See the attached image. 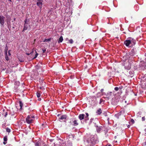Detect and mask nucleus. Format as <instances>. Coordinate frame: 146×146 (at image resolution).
<instances>
[{
	"mask_svg": "<svg viewBox=\"0 0 146 146\" xmlns=\"http://www.w3.org/2000/svg\"><path fill=\"white\" fill-rule=\"evenodd\" d=\"M103 90H104V89H102L101 90V92H102L103 91Z\"/></svg>",
	"mask_w": 146,
	"mask_h": 146,
	"instance_id": "e433bc0d",
	"label": "nucleus"
},
{
	"mask_svg": "<svg viewBox=\"0 0 146 146\" xmlns=\"http://www.w3.org/2000/svg\"><path fill=\"white\" fill-rule=\"evenodd\" d=\"M131 121L133 123L134 122V120L133 119H131Z\"/></svg>",
	"mask_w": 146,
	"mask_h": 146,
	"instance_id": "f704fd0d",
	"label": "nucleus"
},
{
	"mask_svg": "<svg viewBox=\"0 0 146 146\" xmlns=\"http://www.w3.org/2000/svg\"><path fill=\"white\" fill-rule=\"evenodd\" d=\"M4 141H7V137L6 136H5L3 138Z\"/></svg>",
	"mask_w": 146,
	"mask_h": 146,
	"instance_id": "393cba45",
	"label": "nucleus"
},
{
	"mask_svg": "<svg viewBox=\"0 0 146 146\" xmlns=\"http://www.w3.org/2000/svg\"><path fill=\"white\" fill-rule=\"evenodd\" d=\"M63 38L62 36H61L60 37L59 40H58V43H60L62 42L63 40Z\"/></svg>",
	"mask_w": 146,
	"mask_h": 146,
	"instance_id": "1a4fd4ad",
	"label": "nucleus"
},
{
	"mask_svg": "<svg viewBox=\"0 0 146 146\" xmlns=\"http://www.w3.org/2000/svg\"><path fill=\"white\" fill-rule=\"evenodd\" d=\"M142 120L143 121H145V117H142Z\"/></svg>",
	"mask_w": 146,
	"mask_h": 146,
	"instance_id": "c756f323",
	"label": "nucleus"
},
{
	"mask_svg": "<svg viewBox=\"0 0 146 146\" xmlns=\"http://www.w3.org/2000/svg\"><path fill=\"white\" fill-rule=\"evenodd\" d=\"M104 100L103 99H101L100 100V102H99V104H101L102 102H104Z\"/></svg>",
	"mask_w": 146,
	"mask_h": 146,
	"instance_id": "bb28decb",
	"label": "nucleus"
},
{
	"mask_svg": "<svg viewBox=\"0 0 146 146\" xmlns=\"http://www.w3.org/2000/svg\"><path fill=\"white\" fill-rule=\"evenodd\" d=\"M35 52H36V54L35 56L34 57V58H36L37 57V56L38 55V54L37 53H36V51Z\"/></svg>",
	"mask_w": 146,
	"mask_h": 146,
	"instance_id": "a878e982",
	"label": "nucleus"
},
{
	"mask_svg": "<svg viewBox=\"0 0 146 146\" xmlns=\"http://www.w3.org/2000/svg\"><path fill=\"white\" fill-rule=\"evenodd\" d=\"M36 95L37 97L39 98L40 96V94L39 92H38L36 93Z\"/></svg>",
	"mask_w": 146,
	"mask_h": 146,
	"instance_id": "412c9836",
	"label": "nucleus"
},
{
	"mask_svg": "<svg viewBox=\"0 0 146 146\" xmlns=\"http://www.w3.org/2000/svg\"><path fill=\"white\" fill-rule=\"evenodd\" d=\"M69 42L71 44H72L73 42V40L72 39H71L70 40H69Z\"/></svg>",
	"mask_w": 146,
	"mask_h": 146,
	"instance_id": "5701e85b",
	"label": "nucleus"
},
{
	"mask_svg": "<svg viewBox=\"0 0 146 146\" xmlns=\"http://www.w3.org/2000/svg\"><path fill=\"white\" fill-rule=\"evenodd\" d=\"M35 119V117L34 115H28L26 119V121L27 123L30 124L33 122Z\"/></svg>",
	"mask_w": 146,
	"mask_h": 146,
	"instance_id": "7ed1b4c3",
	"label": "nucleus"
},
{
	"mask_svg": "<svg viewBox=\"0 0 146 146\" xmlns=\"http://www.w3.org/2000/svg\"><path fill=\"white\" fill-rule=\"evenodd\" d=\"M145 134H146V131H145Z\"/></svg>",
	"mask_w": 146,
	"mask_h": 146,
	"instance_id": "de8ad7c7",
	"label": "nucleus"
},
{
	"mask_svg": "<svg viewBox=\"0 0 146 146\" xmlns=\"http://www.w3.org/2000/svg\"><path fill=\"white\" fill-rule=\"evenodd\" d=\"M43 52L44 53L46 51V49H42Z\"/></svg>",
	"mask_w": 146,
	"mask_h": 146,
	"instance_id": "2f4dec72",
	"label": "nucleus"
},
{
	"mask_svg": "<svg viewBox=\"0 0 146 146\" xmlns=\"http://www.w3.org/2000/svg\"><path fill=\"white\" fill-rule=\"evenodd\" d=\"M7 111L3 112L2 113L3 115L5 117H6L7 116Z\"/></svg>",
	"mask_w": 146,
	"mask_h": 146,
	"instance_id": "ddd939ff",
	"label": "nucleus"
},
{
	"mask_svg": "<svg viewBox=\"0 0 146 146\" xmlns=\"http://www.w3.org/2000/svg\"><path fill=\"white\" fill-rule=\"evenodd\" d=\"M19 105L20 107V109H21L23 106V104L21 101H19Z\"/></svg>",
	"mask_w": 146,
	"mask_h": 146,
	"instance_id": "dca6fc26",
	"label": "nucleus"
},
{
	"mask_svg": "<svg viewBox=\"0 0 146 146\" xmlns=\"http://www.w3.org/2000/svg\"><path fill=\"white\" fill-rule=\"evenodd\" d=\"M73 123H74V126H76L78 125V123L77 122V121L76 120H74L73 121Z\"/></svg>",
	"mask_w": 146,
	"mask_h": 146,
	"instance_id": "f8f14e48",
	"label": "nucleus"
},
{
	"mask_svg": "<svg viewBox=\"0 0 146 146\" xmlns=\"http://www.w3.org/2000/svg\"><path fill=\"white\" fill-rule=\"evenodd\" d=\"M111 92H110V95H111Z\"/></svg>",
	"mask_w": 146,
	"mask_h": 146,
	"instance_id": "37998d69",
	"label": "nucleus"
},
{
	"mask_svg": "<svg viewBox=\"0 0 146 146\" xmlns=\"http://www.w3.org/2000/svg\"><path fill=\"white\" fill-rule=\"evenodd\" d=\"M72 136L73 137V135H72Z\"/></svg>",
	"mask_w": 146,
	"mask_h": 146,
	"instance_id": "09e8293b",
	"label": "nucleus"
},
{
	"mask_svg": "<svg viewBox=\"0 0 146 146\" xmlns=\"http://www.w3.org/2000/svg\"><path fill=\"white\" fill-rule=\"evenodd\" d=\"M102 112V111L101 109L99 108L96 111V113L98 115H100Z\"/></svg>",
	"mask_w": 146,
	"mask_h": 146,
	"instance_id": "9b49d317",
	"label": "nucleus"
},
{
	"mask_svg": "<svg viewBox=\"0 0 146 146\" xmlns=\"http://www.w3.org/2000/svg\"><path fill=\"white\" fill-rule=\"evenodd\" d=\"M6 131L7 132L9 133L10 132V129H9L8 128H6Z\"/></svg>",
	"mask_w": 146,
	"mask_h": 146,
	"instance_id": "b1692460",
	"label": "nucleus"
},
{
	"mask_svg": "<svg viewBox=\"0 0 146 146\" xmlns=\"http://www.w3.org/2000/svg\"><path fill=\"white\" fill-rule=\"evenodd\" d=\"M20 83L19 81H17L15 82V85H19L20 84Z\"/></svg>",
	"mask_w": 146,
	"mask_h": 146,
	"instance_id": "4be33fe9",
	"label": "nucleus"
},
{
	"mask_svg": "<svg viewBox=\"0 0 146 146\" xmlns=\"http://www.w3.org/2000/svg\"><path fill=\"white\" fill-rule=\"evenodd\" d=\"M33 52V51H32V52H31L30 53V54H29V53H27V55H29V54H32V53Z\"/></svg>",
	"mask_w": 146,
	"mask_h": 146,
	"instance_id": "473e14b6",
	"label": "nucleus"
},
{
	"mask_svg": "<svg viewBox=\"0 0 146 146\" xmlns=\"http://www.w3.org/2000/svg\"><path fill=\"white\" fill-rule=\"evenodd\" d=\"M66 40H68V38H66Z\"/></svg>",
	"mask_w": 146,
	"mask_h": 146,
	"instance_id": "ea45409f",
	"label": "nucleus"
},
{
	"mask_svg": "<svg viewBox=\"0 0 146 146\" xmlns=\"http://www.w3.org/2000/svg\"><path fill=\"white\" fill-rule=\"evenodd\" d=\"M123 59L122 60V64L124 66L125 69L129 70L131 68V62L133 60L132 55L130 53H127L123 56Z\"/></svg>",
	"mask_w": 146,
	"mask_h": 146,
	"instance_id": "f257e3e1",
	"label": "nucleus"
},
{
	"mask_svg": "<svg viewBox=\"0 0 146 146\" xmlns=\"http://www.w3.org/2000/svg\"><path fill=\"white\" fill-rule=\"evenodd\" d=\"M11 50H9L8 51V56H10L11 55Z\"/></svg>",
	"mask_w": 146,
	"mask_h": 146,
	"instance_id": "cd10ccee",
	"label": "nucleus"
},
{
	"mask_svg": "<svg viewBox=\"0 0 146 146\" xmlns=\"http://www.w3.org/2000/svg\"><path fill=\"white\" fill-rule=\"evenodd\" d=\"M92 144H95V143L94 142L92 141Z\"/></svg>",
	"mask_w": 146,
	"mask_h": 146,
	"instance_id": "4c0bfd02",
	"label": "nucleus"
},
{
	"mask_svg": "<svg viewBox=\"0 0 146 146\" xmlns=\"http://www.w3.org/2000/svg\"><path fill=\"white\" fill-rule=\"evenodd\" d=\"M51 38H49L48 39H45L43 41L44 42H48L49 41L51 40Z\"/></svg>",
	"mask_w": 146,
	"mask_h": 146,
	"instance_id": "f3484780",
	"label": "nucleus"
},
{
	"mask_svg": "<svg viewBox=\"0 0 146 146\" xmlns=\"http://www.w3.org/2000/svg\"><path fill=\"white\" fill-rule=\"evenodd\" d=\"M67 117V116L66 115H63L60 118L61 120H63V119H66Z\"/></svg>",
	"mask_w": 146,
	"mask_h": 146,
	"instance_id": "9d476101",
	"label": "nucleus"
},
{
	"mask_svg": "<svg viewBox=\"0 0 146 146\" xmlns=\"http://www.w3.org/2000/svg\"><path fill=\"white\" fill-rule=\"evenodd\" d=\"M119 90V88L117 87H116L114 88V90L115 91H117Z\"/></svg>",
	"mask_w": 146,
	"mask_h": 146,
	"instance_id": "c85d7f7f",
	"label": "nucleus"
},
{
	"mask_svg": "<svg viewBox=\"0 0 146 146\" xmlns=\"http://www.w3.org/2000/svg\"><path fill=\"white\" fill-rule=\"evenodd\" d=\"M7 146H12L11 145H7Z\"/></svg>",
	"mask_w": 146,
	"mask_h": 146,
	"instance_id": "58836bf2",
	"label": "nucleus"
},
{
	"mask_svg": "<svg viewBox=\"0 0 146 146\" xmlns=\"http://www.w3.org/2000/svg\"><path fill=\"white\" fill-rule=\"evenodd\" d=\"M5 58L7 60H9V58L8 57L7 54H5Z\"/></svg>",
	"mask_w": 146,
	"mask_h": 146,
	"instance_id": "6ab92c4d",
	"label": "nucleus"
},
{
	"mask_svg": "<svg viewBox=\"0 0 146 146\" xmlns=\"http://www.w3.org/2000/svg\"><path fill=\"white\" fill-rule=\"evenodd\" d=\"M9 0L10 1H11V0Z\"/></svg>",
	"mask_w": 146,
	"mask_h": 146,
	"instance_id": "49530a36",
	"label": "nucleus"
},
{
	"mask_svg": "<svg viewBox=\"0 0 146 146\" xmlns=\"http://www.w3.org/2000/svg\"><path fill=\"white\" fill-rule=\"evenodd\" d=\"M29 20L27 19H25V24H28V23L29 22Z\"/></svg>",
	"mask_w": 146,
	"mask_h": 146,
	"instance_id": "aec40b11",
	"label": "nucleus"
},
{
	"mask_svg": "<svg viewBox=\"0 0 146 146\" xmlns=\"http://www.w3.org/2000/svg\"><path fill=\"white\" fill-rule=\"evenodd\" d=\"M40 89H41L42 90H44V88L43 87H40Z\"/></svg>",
	"mask_w": 146,
	"mask_h": 146,
	"instance_id": "7c9ffc66",
	"label": "nucleus"
},
{
	"mask_svg": "<svg viewBox=\"0 0 146 146\" xmlns=\"http://www.w3.org/2000/svg\"><path fill=\"white\" fill-rule=\"evenodd\" d=\"M19 61H20L21 62H22L23 61V60H19Z\"/></svg>",
	"mask_w": 146,
	"mask_h": 146,
	"instance_id": "79ce46f5",
	"label": "nucleus"
},
{
	"mask_svg": "<svg viewBox=\"0 0 146 146\" xmlns=\"http://www.w3.org/2000/svg\"><path fill=\"white\" fill-rule=\"evenodd\" d=\"M28 26L26 24H24V26L23 29V31L26 30L27 29Z\"/></svg>",
	"mask_w": 146,
	"mask_h": 146,
	"instance_id": "2eb2a0df",
	"label": "nucleus"
},
{
	"mask_svg": "<svg viewBox=\"0 0 146 146\" xmlns=\"http://www.w3.org/2000/svg\"><path fill=\"white\" fill-rule=\"evenodd\" d=\"M5 23V17L3 15H0V23L3 26Z\"/></svg>",
	"mask_w": 146,
	"mask_h": 146,
	"instance_id": "20e7f679",
	"label": "nucleus"
},
{
	"mask_svg": "<svg viewBox=\"0 0 146 146\" xmlns=\"http://www.w3.org/2000/svg\"><path fill=\"white\" fill-rule=\"evenodd\" d=\"M127 127H128L129 128V127H130V125H128L127 126Z\"/></svg>",
	"mask_w": 146,
	"mask_h": 146,
	"instance_id": "a19ab883",
	"label": "nucleus"
},
{
	"mask_svg": "<svg viewBox=\"0 0 146 146\" xmlns=\"http://www.w3.org/2000/svg\"><path fill=\"white\" fill-rule=\"evenodd\" d=\"M38 100L39 101H40L41 100V98H39L38 99Z\"/></svg>",
	"mask_w": 146,
	"mask_h": 146,
	"instance_id": "c9c22d12",
	"label": "nucleus"
},
{
	"mask_svg": "<svg viewBox=\"0 0 146 146\" xmlns=\"http://www.w3.org/2000/svg\"><path fill=\"white\" fill-rule=\"evenodd\" d=\"M35 146H43L44 145L43 141H38L35 144Z\"/></svg>",
	"mask_w": 146,
	"mask_h": 146,
	"instance_id": "39448f33",
	"label": "nucleus"
},
{
	"mask_svg": "<svg viewBox=\"0 0 146 146\" xmlns=\"http://www.w3.org/2000/svg\"><path fill=\"white\" fill-rule=\"evenodd\" d=\"M7 143V142H6L5 141H4V142H3V143L4 144V145H5Z\"/></svg>",
	"mask_w": 146,
	"mask_h": 146,
	"instance_id": "72a5a7b5",
	"label": "nucleus"
},
{
	"mask_svg": "<svg viewBox=\"0 0 146 146\" xmlns=\"http://www.w3.org/2000/svg\"><path fill=\"white\" fill-rule=\"evenodd\" d=\"M37 5L41 8H42V1H38L37 3Z\"/></svg>",
	"mask_w": 146,
	"mask_h": 146,
	"instance_id": "0eeeda50",
	"label": "nucleus"
},
{
	"mask_svg": "<svg viewBox=\"0 0 146 146\" xmlns=\"http://www.w3.org/2000/svg\"><path fill=\"white\" fill-rule=\"evenodd\" d=\"M95 126L96 127V131L98 133L100 132V131L102 129V128L101 126H98V125H96L95 124Z\"/></svg>",
	"mask_w": 146,
	"mask_h": 146,
	"instance_id": "423d86ee",
	"label": "nucleus"
},
{
	"mask_svg": "<svg viewBox=\"0 0 146 146\" xmlns=\"http://www.w3.org/2000/svg\"><path fill=\"white\" fill-rule=\"evenodd\" d=\"M108 146H111V145H109Z\"/></svg>",
	"mask_w": 146,
	"mask_h": 146,
	"instance_id": "a18cd8bd",
	"label": "nucleus"
},
{
	"mask_svg": "<svg viewBox=\"0 0 146 146\" xmlns=\"http://www.w3.org/2000/svg\"><path fill=\"white\" fill-rule=\"evenodd\" d=\"M88 113H86V115H85L84 119H85L86 120L88 119Z\"/></svg>",
	"mask_w": 146,
	"mask_h": 146,
	"instance_id": "4468645a",
	"label": "nucleus"
},
{
	"mask_svg": "<svg viewBox=\"0 0 146 146\" xmlns=\"http://www.w3.org/2000/svg\"><path fill=\"white\" fill-rule=\"evenodd\" d=\"M84 114H80L78 116V118L80 120H81L84 119Z\"/></svg>",
	"mask_w": 146,
	"mask_h": 146,
	"instance_id": "6e6552de",
	"label": "nucleus"
},
{
	"mask_svg": "<svg viewBox=\"0 0 146 146\" xmlns=\"http://www.w3.org/2000/svg\"><path fill=\"white\" fill-rule=\"evenodd\" d=\"M136 43V40L133 38L129 37L124 42V44L127 46L129 47L134 45Z\"/></svg>",
	"mask_w": 146,
	"mask_h": 146,
	"instance_id": "f03ea898",
	"label": "nucleus"
},
{
	"mask_svg": "<svg viewBox=\"0 0 146 146\" xmlns=\"http://www.w3.org/2000/svg\"><path fill=\"white\" fill-rule=\"evenodd\" d=\"M42 0H38V1H42Z\"/></svg>",
	"mask_w": 146,
	"mask_h": 146,
	"instance_id": "c03bdc74",
	"label": "nucleus"
},
{
	"mask_svg": "<svg viewBox=\"0 0 146 146\" xmlns=\"http://www.w3.org/2000/svg\"><path fill=\"white\" fill-rule=\"evenodd\" d=\"M7 50H8V48L7 46H6V47L5 48V54H7Z\"/></svg>",
	"mask_w": 146,
	"mask_h": 146,
	"instance_id": "a211bd4d",
	"label": "nucleus"
}]
</instances>
